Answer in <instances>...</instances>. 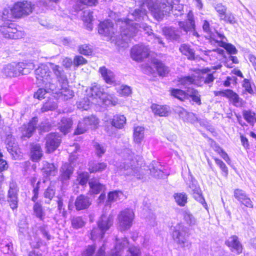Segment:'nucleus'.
<instances>
[{"instance_id": "f257e3e1", "label": "nucleus", "mask_w": 256, "mask_h": 256, "mask_svg": "<svg viewBox=\"0 0 256 256\" xmlns=\"http://www.w3.org/2000/svg\"><path fill=\"white\" fill-rule=\"evenodd\" d=\"M116 26L120 28L122 40H117V35L114 32L113 24L108 20L104 21L100 24L98 32L106 36L108 40L114 42L118 46L122 44V40H124L126 44L122 46H126L129 38L133 36L137 31L136 25L134 26L133 24H130L128 21L118 20L117 21Z\"/></svg>"}, {"instance_id": "f03ea898", "label": "nucleus", "mask_w": 256, "mask_h": 256, "mask_svg": "<svg viewBox=\"0 0 256 256\" xmlns=\"http://www.w3.org/2000/svg\"><path fill=\"white\" fill-rule=\"evenodd\" d=\"M160 4L162 6H158L157 3L155 4V0H146L141 6L140 10H136L132 15L136 20L140 18H143L146 16V10L144 8L146 6L156 19L161 20L164 15V12L166 13L172 10V0H160Z\"/></svg>"}, {"instance_id": "7ed1b4c3", "label": "nucleus", "mask_w": 256, "mask_h": 256, "mask_svg": "<svg viewBox=\"0 0 256 256\" xmlns=\"http://www.w3.org/2000/svg\"><path fill=\"white\" fill-rule=\"evenodd\" d=\"M52 70L58 79L62 76L63 72L58 65L52 63L46 64H41L36 70V75L37 80L40 84H42L48 90H54V84L52 83V80L50 70Z\"/></svg>"}, {"instance_id": "20e7f679", "label": "nucleus", "mask_w": 256, "mask_h": 256, "mask_svg": "<svg viewBox=\"0 0 256 256\" xmlns=\"http://www.w3.org/2000/svg\"><path fill=\"white\" fill-rule=\"evenodd\" d=\"M211 70L208 68L202 70H196L195 74L192 76H186L180 79V82L181 84L186 86L194 84L198 86H202L203 82L206 84H209L213 82L214 77L213 72H210Z\"/></svg>"}, {"instance_id": "39448f33", "label": "nucleus", "mask_w": 256, "mask_h": 256, "mask_svg": "<svg viewBox=\"0 0 256 256\" xmlns=\"http://www.w3.org/2000/svg\"><path fill=\"white\" fill-rule=\"evenodd\" d=\"M138 164L134 158L133 154H128L124 156V162L118 168L119 172L120 174L131 178H136L140 179L142 174H140Z\"/></svg>"}, {"instance_id": "423d86ee", "label": "nucleus", "mask_w": 256, "mask_h": 256, "mask_svg": "<svg viewBox=\"0 0 256 256\" xmlns=\"http://www.w3.org/2000/svg\"><path fill=\"white\" fill-rule=\"evenodd\" d=\"M113 220L112 216L106 214H102L98 221V228H94L92 231V239L102 238L104 233L112 226Z\"/></svg>"}, {"instance_id": "0eeeda50", "label": "nucleus", "mask_w": 256, "mask_h": 256, "mask_svg": "<svg viewBox=\"0 0 256 256\" xmlns=\"http://www.w3.org/2000/svg\"><path fill=\"white\" fill-rule=\"evenodd\" d=\"M58 81L60 88H56L54 86V96L64 100L72 98L74 96V93L69 88L66 78L64 74L58 79Z\"/></svg>"}, {"instance_id": "6e6552de", "label": "nucleus", "mask_w": 256, "mask_h": 256, "mask_svg": "<svg viewBox=\"0 0 256 256\" xmlns=\"http://www.w3.org/2000/svg\"><path fill=\"white\" fill-rule=\"evenodd\" d=\"M186 228L183 224H178L174 228L172 237L174 242L182 248H189L190 244L186 236Z\"/></svg>"}, {"instance_id": "1a4fd4ad", "label": "nucleus", "mask_w": 256, "mask_h": 256, "mask_svg": "<svg viewBox=\"0 0 256 256\" xmlns=\"http://www.w3.org/2000/svg\"><path fill=\"white\" fill-rule=\"evenodd\" d=\"M13 5L18 18L30 15L35 8L34 4L28 0L18 1Z\"/></svg>"}, {"instance_id": "9d476101", "label": "nucleus", "mask_w": 256, "mask_h": 256, "mask_svg": "<svg viewBox=\"0 0 256 256\" xmlns=\"http://www.w3.org/2000/svg\"><path fill=\"white\" fill-rule=\"evenodd\" d=\"M134 218L132 210L126 209L120 212L118 215L119 228L122 230L130 228L132 226Z\"/></svg>"}, {"instance_id": "9b49d317", "label": "nucleus", "mask_w": 256, "mask_h": 256, "mask_svg": "<svg viewBox=\"0 0 256 256\" xmlns=\"http://www.w3.org/2000/svg\"><path fill=\"white\" fill-rule=\"evenodd\" d=\"M98 123V120L94 116L84 118L79 122L75 134H80L85 132L90 128H95Z\"/></svg>"}, {"instance_id": "f8f14e48", "label": "nucleus", "mask_w": 256, "mask_h": 256, "mask_svg": "<svg viewBox=\"0 0 256 256\" xmlns=\"http://www.w3.org/2000/svg\"><path fill=\"white\" fill-rule=\"evenodd\" d=\"M25 64L22 63L12 62L6 65L2 70V72L6 76L14 77L20 74H24Z\"/></svg>"}, {"instance_id": "ddd939ff", "label": "nucleus", "mask_w": 256, "mask_h": 256, "mask_svg": "<svg viewBox=\"0 0 256 256\" xmlns=\"http://www.w3.org/2000/svg\"><path fill=\"white\" fill-rule=\"evenodd\" d=\"M144 70L148 74H154L157 71L158 74L161 76H165L169 72L168 68L156 59L153 60L150 65L146 66Z\"/></svg>"}, {"instance_id": "4468645a", "label": "nucleus", "mask_w": 256, "mask_h": 256, "mask_svg": "<svg viewBox=\"0 0 256 256\" xmlns=\"http://www.w3.org/2000/svg\"><path fill=\"white\" fill-rule=\"evenodd\" d=\"M150 54L148 48L144 44L136 45L131 50V58L135 61L141 62Z\"/></svg>"}, {"instance_id": "2eb2a0df", "label": "nucleus", "mask_w": 256, "mask_h": 256, "mask_svg": "<svg viewBox=\"0 0 256 256\" xmlns=\"http://www.w3.org/2000/svg\"><path fill=\"white\" fill-rule=\"evenodd\" d=\"M0 32L6 38L18 39L22 37V32L18 31L12 24L8 26H0Z\"/></svg>"}, {"instance_id": "dca6fc26", "label": "nucleus", "mask_w": 256, "mask_h": 256, "mask_svg": "<svg viewBox=\"0 0 256 256\" xmlns=\"http://www.w3.org/2000/svg\"><path fill=\"white\" fill-rule=\"evenodd\" d=\"M90 95L92 103L100 104L102 102V98L106 95V93L104 92V90L100 85L94 84L90 88Z\"/></svg>"}, {"instance_id": "f3484780", "label": "nucleus", "mask_w": 256, "mask_h": 256, "mask_svg": "<svg viewBox=\"0 0 256 256\" xmlns=\"http://www.w3.org/2000/svg\"><path fill=\"white\" fill-rule=\"evenodd\" d=\"M18 189L16 184L11 182L10 184V188L8 191V200L11 208L13 210L16 208L18 206Z\"/></svg>"}, {"instance_id": "a211bd4d", "label": "nucleus", "mask_w": 256, "mask_h": 256, "mask_svg": "<svg viewBox=\"0 0 256 256\" xmlns=\"http://www.w3.org/2000/svg\"><path fill=\"white\" fill-rule=\"evenodd\" d=\"M61 140L59 136L56 134H49L46 138V148L48 152H53L58 146Z\"/></svg>"}, {"instance_id": "6ab92c4d", "label": "nucleus", "mask_w": 256, "mask_h": 256, "mask_svg": "<svg viewBox=\"0 0 256 256\" xmlns=\"http://www.w3.org/2000/svg\"><path fill=\"white\" fill-rule=\"evenodd\" d=\"M38 122V118H34L27 125H24L21 128L22 136L24 138H30L35 130Z\"/></svg>"}, {"instance_id": "aec40b11", "label": "nucleus", "mask_w": 256, "mask_h": 256, "mask_svg": "<svg viewBox=\"0 0 256 256\" xmlns=\"http://www.w3.org/2000/svg\"><path fill=\"white\" fill-rule=\"evenodd\" d=\"M218 38L215 39L212 38L214 44H216L218 46L224 48L226 51L230 54H236L237 52V50L235 46L229 44H226L224 41L225 38L224 36L221 34H217Z\"/></svg>"}, {"instance_id": "412c9836", "label": "nucleus", "mask_w": 256, "mask_h": 256, "mask_svg": "<svg viewBox=\"0 0 256 256\" xmlns=\"http://www.w3.org/2000/svg\"><path fill=\"white\" fill-rule=\"evenodd\" d=\"M226 243L232 251L238 254L242 252V247L237 236H231L228 239Z\"/></svg>"}, {"instance_id": "4be33fe9", "label": "nucleus", "mask_w": 256, "mask_h": 256, "mask_svg": "<svg viewBox=\"0 0 256 256\" xmlns=\"http://www.w3.org/2000/svg\"><path fill=\"white\" fill-rule=\"evenodd\" d=\"M189 188L193 192V194L194 198L201 203L207 209V204L204 198L202 196L200 188L197 185L196 181H192V184H190Z\"/></svg>"}, {"instance_id": "5701e85b", "label": "nucleus", "mask_w": 256, "mask_h": 256, "mask_svg": "<svg viewBox=\"0 0 256 256\" xmlns=\"http://www.w3.org/2000/svg\"><path fill=\"white\" fill-rule=\"evenodd\" d=\"M133 141L137 144H140L144 138V128L142 126H135L133 130Z\"/></svg>"}, {"instance_id": "b1692460", "label": "nucleus", "mask_w": 256, "mask_h": 256, "mask_svg": "<svg viewBox=\"0 0 256 256\" xmlns=\"http://www.w3.org/2000/svg\"><path fill=\"white\" fill-rule=\"evenodd\" d=\"M99 72L107 84H116L115 76L110 70L107 69L106 67H102L100 68Z\"/></svg>"}, {"instance_id": "393cba45", "label": "nucleus", "mask_w": 256, "mask_h": 256, "mask_svg": "<svg viewBox=\"0 0 256 256\" xmlns=\"http://www.w3.org/2000/svg\"><path fill=\"white\" fill-rule=\"evenodd\" d=\"M91 202L88 196L84 195L78 196L75 202V206L78 210L87 208L90 205Z\"/></svg>"}, {"instance_id": "a878e982", "label": "nucleus", "mask_w": 256, "mask_h": 256, "mask_svg": "<svg viewBox=\"0 0 256 256\" xmlns=\"http://www.w3.org/2000/svg\"><path fill=\"white\" fill-rule=\"evenodd\" d=\"M128 244V241L126 238H116V245L112 251V256H120L122 250Z\"/></svg>"}, {"instance_id": "bb28decb", "label": "nucleus", "mask_w": 256, "mask_h": 256, "mask_svg": "<svg viewBox=\"0 0 256 256\" xmlns=\"http://www.w3.org/2000/svg\"><path fill=\"white\" fill-rule=\"evenodd\" d=\"M88 184L90 187L89 192L90 194H98L106 189L105 186L100 183L98 180L96 179L91 180Z\"/></svg>"}, {"instance_id": "cd10ccee", "label": "nucleus", "mask_w": 256, "mask_h": 256, "mask_svg": "<svg viewBox=\"0 0 256 256\" xmlns=\"http://www.w3.org/2000/svg\"><path fill=\"white\" fill-rule=\"evenodd\" d=\"M150 108L155 116H166L168 115V109L166 106L152 104Z\"/></svg>"}, {"instance_id": "c85d7f7f", "label": "nucleus", "mask_w": 256, "mask_h": 256, "mask_svg": "<svg viewBox=\"0 0 256 256\" xmlns=\"http://www.w3.org/2000/svg\"><path fill=\"white\" fill-rule=\"evenodd\" d=\"M126 119L124 115L116 114L110 121L111 124L116 128H122L126 124Z\"/></svg>"}, {"instance_id": "c756f323", "label": "nucleus", "mask_w": 256, "mask_h": 256, "mask_svg": "<svg viewBox=\"0 0 256 256\" xmlns=\"http://www.w3.org/2000/svg\"><path fill=\"white\" fill-rule=\"evenodd\" d=\"M187 18L188 22L186 25L184 22H179L180 26L186 32L190 31L192 30H194L195 26L194 21V15L191 11H190V12L188 13Z\"/></svg>"}, {"instance_id": "7c9ffc66", "label": "nucleus", "mask_w": 256, "mask_h": 256, "mask_svg": "<svg viewBox=\"0 0 256 256\" xmlns=\"http://www.w3.org/2000/svg\"><path fill=\"white\" fill-rule=\"evenodd\" d=\"M73 172L72 166L68 164L62 165L61 170V180L62 181L67 180Z\"/></svg>"}, {"instance_id": "2f4dec72", "label": "nucleus", "mask_w": 256, "mask_h": 256, "mask_svg": "<svg viewBox=\"0 0 256 256\" xmlns=\"http://www.w3.org/2000/svg\"><path fill=\"white\" fill-rule=\"evenodd\" d=\"M14 141V138L12 136H8L6 140V142L7 144L8 151L12 154L14 158H18V156H17L16 144Z\"/></svg>"}, {"instance_id": "473e14b6", "label": "nucleus", "mask_w": 256, "mask_h": 256, "mask_svg": "<svg viewBox=\"0 0 256 256\" xmlns=\"http://www.w3.org/2000/svg\"><path fill=\"white\" fill-rule=\"evenodd\" d=\"M72 122L70 118H63L59 124V128L60 132L66 134L70 132L72 126Z\"/></svg>"}, {"instance_id": "72a5a7b5", "label": "nucleus", "mask_w": 256, "mask_h": 256, "mask_svg": "<svg viewBox=\"0 0 256 256\" xmlns=\"http://www.w3.org/2000/svg\"><path fill=\"white\" fill-rule=\"evenodd\" d=\"M16 10L14 9V5L10 8H5L3 10L2 13V18L4 20H12L13 18H18V16L16 14Z\"/></svg>"}, {"instance_id": "f704fd0d", "label": "nucleus", "mask_w": 256, "mask_h": 256, "mask_svg": "<svg viewBox=\"0 0 256 256\" xmlns=\"http://www.w3.org/2000/svg\"><path fill=\"white\" fill-rule=\"evenodd\" d=\"M176 204L180 206H184L187 203L188 196L184 192H177L173 195Z\"/></svg>"}, {"instance_id": "c9c22d12", "label": "nucleus", "mask_w": 256, "mask_h": 256, "mask_svg": "<svg viewBox=\"0 0 256 256\" xmlns=\"http://www.w3.org/2000/svg\"><path fill=\"white\" fill-rule=\"evenodd\" d=\"M124 197L123 193L121 191L114 190L108 193V196L107 202L110 204L122 199Z\"/></svg>"}, {"instance_id": "e433bc0d", "label": "nucleus", "mask_w": 256, "mask_h": 256, "mask_svg": "<svg viewBox=\"0 0 256 256\" xmlns=\"http://www.w3.org/2000/svg\"><path fill=\"white\" fill-rule=\"evenodd\" d=\"M42 156L40 146L38 144H34L31 148V158L34 161L40 160Z\"/></svg>"}, {"instance_id": "4c0bfd02", "label": "nucleus", "mask_w": 256, "mask_h": 256, "mask_svg": "<svg viewBox=\"0 0 256 256\" xmlns=\"http://www.w3.org/2000/svg\"><path fill=\"white\" fill-rule=\"evenodd\" d=\"M183 220L190 226L196 224V220L194 216L188 210H184L182 213Z\"/></svg>"}, {"instance_id": "58836bf2", "label": "nucleus", "mask_w": 256, "mask_h": 256, "mask_svg": "<svg viewBox=\"0 0 256 256\" xmlns=\"http://www.w3.org/2000/svg\"><path fill=\"white\" fill-rule=\"evenodd\" d=\"M44 172L47 176H54L58 172L57 166L53 164L46 162L42 168Z\"/></svg>"}, {"instance_id": "ea45409f", "label": "nucleus", "mask_w": 256, "mask_h": 256, "mask_svg": "<svg viewBox=\"0 0 256 256\" xmlns=\"http://www.w3.org/2000/svg\"><path fill=\"white\" fill-rule=\"evenodd\" d=\"M102 102L106 106H115L118 104V99L114 94H106L105 96L102 98Z\"/></svg>"}, {"instance_id": "a19ab883", "label": "nucleus", "mask_w": 256, "mask_h": 256, "mask_svg": "<svg viewBox=\"0 0 256 256\" xmlns=\"http://www.w3.org/2000/svg\"><path fill=\"white\" fill-rule=\"evenodd\" d=\"M226 98L236 106H240L242 104V100L240 99L238 96L232 90H229V92L226 94Z\"/></svg>"}, {"instance_id": "79ce46f5", "label": "nucleus", "mask_w": 256, "mask_h": 256, "mask_svg": "<svg viewBox=\"0 0 256 256\" xmlns=\"http://www.w3.org/2000/svg\"><path fill=\"white\" fill-rule=\"evenodd\" d=\"M98 3V0H77L74 8L76 10H80L84 8V6H92Z\"/></svg>"}, {"instance_id": "37998d69", "label": "nucleus", "mask_w": 256, "mask_h": 256, "mask_svg": "<svg viewBox=\"0 0 256 256\" xmlns=\"http://www.w3.org/2000/svg\"><path fill=\"white\" fill-rule=\"evenodd\" d=\"M188 98H190L192 101L196 102L198 106L201 104L200 95L198 92L193 88L188 90Z\"/></svg>"}, {"instance_id": "c03bdc74", "label": "nucleus", "mask_w": 256, "mask_h": 256, "mask_svg": "<svg viewBox=\"0 0 256 256\" xmlns=\"http://www.w3.org/2000/svg\"><path fill=\"white\" fill-rule=\"evenodd\" d=\"M107 165L104 162H96L91 164L89 167L90 172H101L106 168Z\"/></svg>"}, {"instance_id": "a18cd8bd", "label": "nucleus", "mask_w": 256, "mask_h": 256, "mask_svg": "<svg viewBox=\"0 0 256 256\" xmlns=\"http://www.w3.org/2000/svg\"><path fill=\"white\" fill-rule=\"evenodd\" d=\"M116 90L119 96L124 97L130 96L132 92L131 88L126 85H121L119 87H116Z\"/></svg>"}, {"instance_id": "49530a36", "label": "nucleus", "mask_w": 256, "mask_h": 256, "mask_svg": "<svg viewBox=\"0 0 256 256\" xmlns=\"http://www.w3.org/2000/svg\"><path fill=\"white\" fill-rule=\"evenodd\" d=\"M170 94L172 96L180 100L188 99V92H186L181 90L172 89L170 90Z\"/></svg>"}, {"instance_id": "de8ad7c7", "label": "nucleus", "mask_w": 256, "mask_h": 256, "mask_svg": "<svg viewBox=\"0 0 256 256\" xmlns=\"http://www.w3.org/2000/svg\"><path fill=\"white\" fill-rule=\"evenodd\" d=\"M244 120L253 126L256 122V114L250 110H244L242 113Z\"/></svg>"}, {"instance_id": "09e8293b", "label": "nucleus", "mask_w": 256, "mask_h": 256, "mask_svg": "<svg viewBox=\"0 0 256 256\" xmlns=\"http://www.w3.org/2000/svg\"><path fill=\"white\" fill-rule=\"evenodd\" d=\"M92 104L90 96L89 98H85L78 103V108L79 109L88 110Z\"/></svg>"}, {"instance_id": "8fccbe9b", "label": "nucleus", "mask_w": 256, "mask_h": 256, "mask_svg": "<svg viewBox=\"0 0 256 256\" xmlns=\"http://www.w3.org/2000/svg\"><path fill=\"white\" fill-rule=\"evenodd\" d=\"M82 20L84 23H87V28L90 30H92V26L91 22L92 20V13L89 11H85L83 12Z\"/></svg>"}, {"instance_id": "3c124183", "label": "nucleus", "mask_w": 256, "mask_h": 256, "mask_svg": "<svg viewBox=\"0 0 256 256\" xmlns=\"http://www.w3.org/2000/svg\"><path fill=\"white\" fill-rule=\"evenodd\" d=\"M33 208L36 216L41 220H44V212L42 210V205L38 202H36Z\"/></svg>"}, {"instance_id": "603ef678", "label": "nucleus", "mask_w": 256, "mask_h": 256, "mask_svg": "<svg viewBox=\"0 0 256 256\" xmlns=\"http://www.w3.org/2000/svg\"><path fill=\"white\" fill-rule=\"evenodd\" d=\"M180 50L184 54L186 55L188 58H194V52L193 50L190 48L188 46L183 44L180 47Z\"/></svg>"}, {"instance_id": "864d4df0", "label": "nucleus", "mask_w": 256, "mask_h": 256, "mask_svg": "<svg viewBox=\"0 0 256 256\" xmlns=\"http://www.w3.org/2000/svg\"><path fill=\"white\" fill-rule=\"evenodd\" d=\"M89 175L88 172H81L78 175L77 181L80 184L84 186L86 184Z\"/></svg>"}, {"instance_id": "5fc2aeb1", "label": "nucleus", "mask_w": 256, "mask_h": 256, "mask_svg": "<svg viewBox=\"0 0 256 256\" xmlns=\"http://www.w3.org/2000/svg\"><path fill=\"white\" fill-rule=\"evenodd\" d=\"M221 20H224L225 22L234 24L236 22V20L234 14L231 12L226 13L224 17L220 18Z\"/></svg>"}, {"instance_id": "6e6d98bb", "label": "nucleus", "mask_w": 256, "mask_h": 256, "mask_svg": "<svg viewBox=\"0 0 256 256\" xmlns=\"http://www.w3.org/2000/svg\"><path fill=\"white\" fill-rule=\"evenodd\" d=\"M202 28H203L205 32H207L209 34L208 36L211 39V40H210L211 43L214 44V42L213 41L214 40L212 38H214L215 39L218 38V35H217L218 33L217 32L216 33V35H213V36H212L211 34H210V24H209L208 22H207L206 20H205L204 22Z\"/></svg>"}, {"instance_id": "4d7b16f0", "label": "nucleus", "mask_w": 256, "mask_h": 256, "mask_svg": "<svg viewBox=\"0 0 256 256\" xmlns=\"http://www.w3.org/2000/svg\"><path fill=\"white\" fill-rule=\"evenodd\" d=\"M57 108V104L54 102L48 101L46 102L42 108V112L54 110Z\"/></svg>"}, {"instance_id": "13d9d810", "label": "nucleus", "mask_w": 256, "mask_h": 256, "mask_svg": "<svg viewBox=\"0 0 256 256\" xmlns=\"http://www.w3.org/2000/svg\"><path fill=\"white\" fill-rule=\"evenodd\" d=\"M44 88H40L34 94V98H36L39 100L44 98V95L46 92H49L50 91H52L54 92V90H48L45 86Z\"/></svg>"}, {"instance_id": "bf43d9fd", "label": "nucleus", "mask_w": 256, "mask_h": 256, "mask_svg": "<svg viewBox=\"0 0 256 256\" xmlns=\"http://www.w3.org/2000/svg\"><path fill=\"white\" fill-rule=\"evenodd\" d=\"M96 154L98 156H101L104 154L106 148L104 146L98 143H96L94 145Z\"/></svg>"}, {"instance_id": "052dcab7", "label": "nucleus", "mask_w": 256, "mask_h": 256, "mask_svg": "<svg viewBox=\"0 0 256 256\" xmlns=\"http://www.w3.org/2000/svg\"><path fill=\"white\" fill-rule=\"evenodd\" d=\"M140 251L139 248L135 246H130L126 256H140Z\"/></svg>"}, {"instance_id": "680f3d73", "label": "nucleus", "mask_w": 256, "mask_h": 256, "mask_svg": "<svg viewBox=\"0 0 256 256\" xmlns=\"http://www.w3.org/2000/svg\"><path fill=\"white\" fill-rule=\"evenodd\" d=\"M179 116L184 120L186 121L188 119V116L194 118V114L188 112L185 110L180 108L178 112Z\"/></svg>"}, {"instance_id": "e2e57ef3", "label": "nucleus", "mask_w": 256, "mask_h": 256, "mask_svg": "<svg viewBox=\"0 0 256 256\" xmlns=\"http://www.w3.org/2000/svg\"><path fill=\"white\" fill-rule=\"evenodd\" d=\"M246 196L245 192L242 190L236 189L234 191V196L240 202Z\"/></svg>"}, {"instance_id": "0e129e2a", "label": "nucleus", "mask_w": 256, "mask_h": 256, "mask_svg": "<svg viewBox=\"0 0 256 256\" xmlns=\"http://www.w3.org/2000/svg\"><path fill=\"white\" fill-rule=\"evenodd\" d=\"M78 51L81 54L87 56L90 55L92 52L90 48L86 44H84L80 46Z\"/></svg>"}, {"instance_id": "69168bd1", "label": "nucleus", "mask_w": 256, "mask_h": 256, "mask_svg": "<svg viewBox=\"0 0 256 256\" xmlns=\"http://www.w3.org/2000/svg\"><path fill=\"white\" fill-rule=\"evenodd\" d=\"M215 8L216 12L218 13L220 18L224 17V14H226V8L221 4H217Z\"/></svg>"}, {"instance_id": "338daca9", "label": "nucleus", "mask_w": 256, "mask_h": 256, "mask_svg": "<svg viewBox=\"0 0 256 256\" xmlns=\"http://www.w3.org/2000/svg\"><path fill=\"white\" fill-rule=\"evenodd\" d=\"M72 224L73 227L76 228H81L84 225L83 220L80 217L74 218L72 220Z\"/></svg>"}, {"instance_id": "774afa93", "label": "nucleus", "mask_w": 256, "mask_h": 256, "mask_svg": "<svg viewBox=\"0 0 256 256\" xmlns=\"http://www.w3.org/2000/svg\"><path fill=\"white\" fill-rule=\"evenodd\" d=\"M87 61L82 56H76L74 60V64L76 66L86 64Z\"/></svg>"}]
</instances>
